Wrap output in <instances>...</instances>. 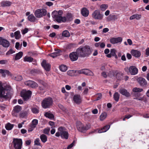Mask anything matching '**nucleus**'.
I'll return each mask as SVG.
<instances>
[{
	"label": "nucleus",
	"instance_id": "nucleus-25",
	"mask_svg": "<svg viewBox=\"0 0 149 149\" xmlns=\"http://www.w3.org/2000/svg\"><path fill=\"white\" fill-rule=\"evenodd\" d=\"M1 45L4 47L7 48L9 46L10 43L8 40L4 39Z\"/></svg>",
	"mask_w": 149,
	"mask_h": 149
},
{
	"label": "nucleus",
	"instance_id": "nucleus-16",
	"mask_svg": "<svg viewBox=\"0 0 149 149\" xmlns=\"http://www.w3.org/2000/svg\"><path fill=\"white\" fill-rule=\"evenodd\" d=\"M73 100L74 102L77 104H80L82 101V98L79 95H75L73 97Z\"/></svg>",
	"mask_w": 149,
	"mask_h": 149
},
{
	"label": "nucleus",
	"instance_id": "nucleus-58",
	"mask_svg": "<svg viewBox=\"0 0 149 149\" xmlns=\"http://www.w3.org/2000/svg\"><path fill=\"white\" fill-rule=\"evenodd\" d=\"M8 62L7 60H1L0 61V64H6Z\"/></svg>",
	"mask_w": 149,
	"mask_h": 149
},
{
	"label": "nucleus",
	"instance_id": "nucleus-47",
	"mask_svg": "<svg viewBox=\"0 0 149 149\" xmlns=\"http://www.w3.org/2000/svg\"><path fill=\"white\" fill-rule=\"evenodd\" d=\"M123 75L122 73L120 72L118 73L116 75V78L118 79H120L122 78Z\"/></svg>",
	"mask_w": 149,
	"mask_h": 149
},
{
	"label": "nucleus",
	"instance_id": "nucleus-8",
	"mask_svg": "<svg viewBox=\"0 0 149 149\" xmlns=\"http://www.w3.org/2000/svg\"><path fill=\"white\" fill-rule=\"evenodd\" d=\"M32 92L30 91L23 90L21 93V96L25 101L27 100L31 97Z\"/></svg>",
	"mask_w": 149,
	"mask_h": 149
},
{
	"label": "nucleus",
	"instance_id": "nucleus-43",
	"mask_svg": "<svg viewBox=\"0 0 149 149\" xmlns=\"http://www.w3.org/2000/svg\"><path fill=\"white\" fill-rule=\"evenodd\" d=\"M62 35L63 36L65 37H69L70 36V33L67 30L64 31L62 33Z\"/></svg>",
	"mask_w": 149,
	"mask_h": 149
},
{
	"label": "nucleus",
	"instance_id": "nucleus-34",
	"mask_svg": "<svg viewBox=\"0 0 149 149\" xmlns=\"http://www.w3.org/2000/svg\"><path fill=\"white\" fill-rule=\"evenodd\" d=\"M113 98L114 100L116 102H118L120 97V94L117 92H115L113 95Z\"/></svg>",
	"mask_w": 149,
	"mask_h": 149
},
{
	"label": "nucleus",
	"instance_id": "nucleus-26",
	"mask_svg": "<svg viewBox=\"0 0 149 149\" xmlns=\"http://www.w3.org/2000/svg\"><path fill=\"white\" fill-rule=\"evenodd\" d=\"M110 127V125H106L101 130H99L98 132L99 133H101L102 132H105L109 129Z\"/></svg>",
	"mask_w": 149,
	"mask_h": 149
},
{
	"label": "nucleus",
	"instance_id": "nucleus-42",
	"mask_svg": "<svg viewBox=\"0 0 149 149\" xmlns=\"http://www.w3.org/2000/svg\"><path fill=\"white\" fill-rule=\"evenodd\" d=\"M33 59L31 57H25L24 58V61H28L29 62H32Z\"/></svg>",
	"mask_w": 149,
	"mask_h": 149
},
{
	"label": "nucleus",
	"instance_id": "nucleus-38",
	"mask_svg": "<svg viewBox=\"0 0 149 149\" xmlns=\"http://www.w3.org/2000/svg\"><path fill=\"white\" fill-rule=\"evenodd\" d=\"M31 111L33 113L35 114L38 113L39 112V108L38 107L32 108Z\"/></svg>",
	"mask_w": 149,
	"mask_h": 149
},
{
	"label": "nucleus",
	"instance_id": "nucleus-2",
	"mask_svg": "<svg viewBox=\"0 0 149 149\" xmlns=\"http://www.w3.org/2000/svg\"><path fill=\"white\" fill-rule=\"evenodd\" d=\"M79 57L84 58L89 56L91 53V50L89 46L86 45L81 46L76 50Z\"/></svg>",
	"mask_w": 149,
	"mask_h": 149
},
{
	"label": "nucleus",
	"instance_id": "nucleus-13",
	"mask_svg": "<svg viewBox=\"0 0 149 149\" xmlns=\"http://www.w3.org/2000/svg\"><path fill=\"white\" fill-rule=\"evenodd\" d=\"M79 56V55L78 54L76 51L71 53L69 54L70 58L72 61L77 60Z\"/></svg>",
	"mask_w": 149,
	"mask_h": 149
},
{
	"label": "nucleus",
	"instance_id": "nucleus-61",
	"mask_svg": "<svg viewBox=\"0 0 149 149\" xmlns=\"http://www.w3.org/2000/svg\"><path fill=\"white\" fill-rule=\"evenodd\" d=\"M134 99L137 100H138L139 101H143L144 100V97H137L134 98Z\"/></svg>",
	"mask_w": 149,
	"mask_h": 149
},
{
	"label": "nucleus",
	"instance_id": "nucleus-23",
	"mask_svg": "<svg viewBox=\"0 0 149 149\" xmlns=\"http://www.w3.org/2000/svg\"><path fill=\"white\" fill-rule=\"evenodd\" d=\"M61 52V50H58L55 52L49 54L48 55L53 58H54L60 56V53Z\"/></svg>",
	"mask_w": 149,
	"mask_h": 149
},
{
	"label": "nucleus",
	"instance_id": "nucleus-11",
	"mask_svg": "<svg viewBox=\"0 0 149 149\" xmlns=\"http://www.w3.org/2000/svg\"><path fill=\"white\" fill-rule=\"evenodd\" d=\"M24 84L26 86L33 88H36L38 87V84L34 81L28 80L24 82Z\"/></svg>",
	"mask_w": 149,
	"mask_h": 149
},
{
	"label": "nucleus",
	"instance_id": "nucleus-9",
	"mask_svg": "<svg viewBox=\"0 0 149 149\" xmlns=\"http://www.w3.org/2000/svg\"><path fill=\"white\" fill-rule=\"evenodd\" d=\"M13 143L14 147L15 149H21L22 144V139H14Z\"/></svg>",
	"mask_w": 149,
	"mask_h": 149
},
{
	"label": "nucleus",
	"instance_id": "nucleus-15",
	"mask_svg": "<svg viewBox=\"0 0 149 149\" xmlns=\"http://www.w3.org/2000/svg\"><path fill=\"white\" fill-rule=\"evenodd\" d=\"M123 40L122 38L121 37L118 38H113L110 39V42L113 44H116L119 42H121Z\"/></svg>",
	"mask_w": 149,
	"mask_h": 149
},
{
	"label": "nucleus",
	"instance_id": "nucleus-55",
	"mask_svg": "<svg viewBox=\"0 0 149 149\" xmlns=\"http://www.w3.org/2000/svg\"><path fill=\"white\" fill-rule=\"evenodd\" d=\"M101 75L104 78H107V74L106 72L104 71L102 72L101 73Z\"/></svg>",
	"mask_w": 149,
	"mask_h": 149
},
{
	"label": "nucleus",
	"instance_id": "nucleus-3",
	"mask_svg": "<svg viewBox=\"0 0 149 149\" xmlns=\"http://www.w3.org/2000/svg\"><path fill=\"white\" fill-rule=\"evenodd\" d=\"M12 95L11 90L10 89H6L3 87L2 84L0 83V98L6 100H9Z\"/></svg>",
	"mask_w": 149,
	"mask_h": 149
},
{
	"label": "nucleus",
	"instance_id": "nucleus-24",
	"mask_svg": "<svg viewBox=\"0 0 149 149\" xmlns=\"http://www.w3.org/2000/svg\"><path fill=\"white\" fill-rule=\"evenodd\" d=\"M82 15L85 17H87L89 14V10L86 8H83L81 11Z\"/></svg>",
	"mask_w": 149,
	"mask_h": 149
},
{
	"label": "nucleus",
	"instance_id": "nucleus-59",
	"mask_svg": "<svg viewBox=\"0 0 149 149\" xmlns=\"http://www.w3.org/2000/svg\"><path fill=\"white\" fill-rule=\"evenodd\" d=\"M45 4L48 6H50L53 5V3L51 2H47Z\"/></svg>",
	"mask_w": 149,
	"mask_h": 149
},
{
	"label": "nucleus",
	"instance_id": "nucleus-19",
	"mask_svg": "<svg viewBox=\"0 0 149 149\" xmlns=\"http://www.w3.org/2000/svg\"><path fill=\"white\" fill-rule=\"evenodd\" d=\"M119 92L121 94L127 97H128L130 95V93L126 89L123 88H121L120 89Z\"/></svg>",
	"mask_w": 149,
	"mask_h": 149
},
{
	"label": "nucleus",
	"instance_id": "nucleus-27",
	"mask_svg": "<svg viewBox=\"0 0 149 149\" xmlns=\"http://www.w3.org/2000/svg\"><path fill=\"white\" fill-rule=\"evenodd\" d=\"M28 19L29 21L31 22H34L37 20L36 18L32 14L29 15Z\"/></svg>",
	"mask_w": 149,
	"mask_h": 149
},
{
	"label": "nucleus",
	"instance_id": "nucleus-52",
	"mask_svg": "<svg viewBox=\"0 0 149 149\" xmlns=\"http://www.w3.org/2000/svg\"><path fill=\"white\" fill-rule=\"evenodd\" d=\"M15 51H14L12 49H10L6 53V55H9L15 53Z\"/></svg>",
	"mask_w": 149,
	"mask_h": 149
},
{
	"label": "nucleus",
	"instance_id": "nucleus-57",
	"mask_svg": "<svg viewBox=\"0 0 149 149\" xmlns=\"http://www.w3.org/2000/svg\"><path fill=\"white\" fill-rule=\"evenodd\" d=\"M28 31V28H25L24 30L22 31V33L24 35L27 33Z\"/></svg>",
	"mask_w": 149,
	"mask_h": 149
},
{
	"label": "nucleus",
	"instance_id": "nucleus-30",
	"mask_svg": "<svg viewBox=\"0 0 149 149\" xmlns=\"http://www.w3.org/2000/svg\"><path fill=\"white\" fill-rule=\"evenodd\" d=\"M14 125L12 124L9 123L6 124L5 125V128L8 130H11L13 127Z\"/></svg>",
	"mask_w": 149,
	"mask_h": 149
},
{
	"label": "nucleus",
	"instance_id": "nucleus-62",
	"mask_svg": "<svg viewBox=\"0 0 149 149\" xmlns=\"http://www.w3.org/2000/svg\"><path fill=\"white\" fill-rule=\"evenodd\" d=\"M98 96L97 97L96 100H98L100 99L102 97V94L101 93L98 94Z\"/></svg>",
	"mask_w": 149,
	"mask_h": 149
},
{
	"label": "nucleus",
	"instance_id": "nucleus-48",
	"mask_svg": "<svg viewBox=\"0 0 149 149\" xmlns=\"http://www.w3.org/2000/svg\"><path fill=\"white\" fill-rule=\"evenodd\" d=\"M76 45L74 44L70 43L67 46V48L68 49H70L74 48Z\"/></svg>",
	"mask_w": 149,
	"mask_h": 149
},
{
	"label": "nucleus",
	"instance_id": "nucleus-7",
	"mask_svg": "<svg viewBox=\"0 0 149 149\" xmlns=\"http://www.w3.org/2000/svg\"><path fill=\"white\" fill-rule=\"evenodd\" d=\"M66 130L65 127H59L58 129V131L60 132L61 138L67 139L68 137L69 134Z\"/></svg>",
	"mask_w": 149,
	"mask_h": 149
},
{
	"label": "nucleus",
	"instance_id": "nucleus-6",
	"mask_svg": "<svg viewBox=\"0 0 149 149\" xmlns=\"http://www.w3.org/2000/svg\"><path fill=\"white\" fill-rule=\"evenodd\" d=\"M76 127L78 130L81 132H83L85 130L89 129L90 128V126L87 125L84 126L81 122L78 121L76 123Z\"/></svg>",
	"mask_w": 149,
	"mask_h": 149
},
{
	"label": "nucleus",
	"instance_id": "nucleus-31",
	"mask_svg": "<svg viewBox=\"0 0 149 149\" xmlns=\"http://www.w3.org/2000/svg\"><path fill=\"white\" fill-rule=\"evenodd\" d=\"M41 141L43 143H45L47 140V137L44 134H42L40 136Z\"/></svg>",
	"mask_w": 149,
	"mask_h": 149
},
{
	"label": "nucleus",
	"instance_id": "nucleus-5",
	"mask_svg": "<svg viewBox=\"0 0 149 149\" xmlns=\"http://www.w3.org/2000/svg\"><path fill=\"white\" fill-rule=\"evenodd\" d=\"M47 14V10L44 8L39 9L36 10L34 13L35 17L38 18H40L45 16Z\"/></svg>",
	"mask_w": 149,
	"mask_h": 149
},
{
	"label": "nucleus",
	"instance_id": "nucleus-1",
	"mask_svg": "<svg viewBox=\"0 0 149 149\" xmlns=\"http://www.w3.org/2000/svg\"><path fill=\"white\" fill-rule=\"evenodd\" d=\"M63 14V11L61 10H59L58 12L56 10L53 11L52 14V17L58 23L61 22H65L67 20L71 21L72 19V16L70 13L67 14L66 17H62L61 15Z\"/></svg>",
	"mask_w": 149,
	"mask_h": 149
},
{
	"label": "nucleus",
	"instance_id": "nucleus-28",
	"mask_svg": "<svg viewBox=\"0 0 149 149\" xmlns=\"http://www.w3.org/2000/svg\"><path fill=\"white\" fill-rule=\"evenodd\" d=\"M11 4V3L8 1H3L1 3V5L2 6H9Z\"/></svg>",
	"mask_w": 149,
	"mask_h": 149
},
{
	"label": "nucleus",
	"instance_id": "nucleus-51",
	"mask_svg": "<svg viewBox=\"0 0 149 149\" xmlns=\"http://www.w3.org/2000/svg\"><path fill=\"white\" fill-rule=\"evenodd\" d=\"M22 79V78L21 76L18 75L15 77L14 79L17 81H21Z\"/></svg>",
	"mask_w": 149,
	"mask_h": 149
},
{
	"label": "nucleus",
	"instance_id": "nucleus-64",
	"mask_svg": "<svg viewBox=\"0 0 149 149\" xmlns=\"http://www.w3.org/2000/svg\"><path fill=\"white\" fill-rule=\"evenodd\" d=\"M146 54L147 56H149V48H148L146 50Z\"/></svg>",
	"mask_w": 149,
	"mask_h": 149
},
{
	"label": "nucleus",
	"instance_id": "nucleus-60",
	"mask_svg": "<svg viewBox=\"0 0 149 149\" xmlns=\"http://www.w3.org/2000/svg\"><path fill=\"white\" fill-rule=\"evenodd\" d=\"M20 44L19 42H16L15 43V48L17 49H19V46Z\"/></svg>",
	"mask_w": 149,
	"mask_h": 149
},
{
	"label": "nucleus",
	"instance_id": "nucleus-10",
	"mask_svg": "<svg viewBox=\"0 0 149 149\" xmlns=\"http://www.w3.org/2000/svg\"><path fill=\"white\" fill-rule=\"evenodd\" d=\"M103 15L98 10H95L92 14V17L93 18L99 20L103 19Z\"/></svg>",
	"mask_w": 149,
	"mask_h": 149
},
{
	"label": "nucleus",
	"instance_id": "nucleus-56",
	"mask_svg": "<svg viewBox=\"0 0 149 149\" xmlns=\"http://www.w3.org/2000/svg\"><path fill=\"white\" fill-rule=\"evenodd\" d=\"M27 112H22L20 113V117L22 118H24L25 116L26 115Z\"/></svg>",
	"mask_w": 149,
	"mask_h": 149
},
{
	"label": "nucleus",
	"instance_id": "nucleus-45",
	"mask_svg": "<svg viewBox=\"0 0 149 149\" xmlns=\"http://www.w3.org/2000/svg\"><path fill=\"white\" fill-rule=\"evenodd\" d=\"M38 82L41 84H42L44 87H47V84L44 81L40 79L38 80Z\"/></svg>",
	"mask_w": 149,
	"mask_h": 149
},
{
	"label": "nucleus",
	"instance_id": "nucleus-29",
	"mask_svg": "<svg viewBox=\"0 0 149 149\" xmlns=\"http://www.w3.org/2000/svg\"><path fill=\"white\" fill-rule=\"evenodd\" d=\"M141 18V15L139 14L133 15L130 17V20L136 19H139Z\"/></svg>",
	"mask_w": 149,
	"mask_h": 149
},
{
	"label": "nucleus",
	"instance_id": "nucleus-33",
	"mask_svg": "<svg viewBox=\"0 0 149 149\" xmlns=\"http://www.w3.org/2000/svg\"><path fill=\"white\" fill-rule=\"evenodd\" d=\"M14 36L16 39H19L21 38V35L19 31H17L14 33Z\"/></svg>",
	"mask_w": 149,
	"mask_h": 149
},
{
	"label": "nucleus",
	"instance_id": "nucleus-53",
	"mask_svg": "<svg viewBox=\"0 0 149 149\" xmlns=\"http://www.w3.org/2000/svg\"><path fill=\"white\" fill-rule=\"evenodd\" d=\"M115 72V71L114 70L110 71L109 73V76L110 77L114 76Z\"/></svg>",
	"mask_w": 149,
	"mask_h": 149
},
{
	"label": "nucleus",
	"instance_id": "nucleus-63",
	"mask_svg": "<svg viewBox=\"0 0 149 149\" xmlns=\"http://www.w3.org/2000/svg\"><path fill=\"white\" fill-rule=\"evenodd\" d=\"M56 36V33L54 32L52 33L49 35V36L52 38Z\"/></svg>",
	"mask_w": 149,
	"mask_h": 149
},
{
	"label": "nucleus",
	"instance_id": "nucleus-44",
	"mask_svg": "<svg viewBox=\"0 0 149 149\" xmlns=\"http://www.w3.org/2000/svg\"><path fill=\"white\" fill-rule=\"evenodd\" d=\"M143 89L142 88H138L136 87H135L133 89V91L134 92H140L143 91Z\"/></svg>",
	"mask_w": 149,
	"mask_h": 149
},
{
	"label": "nucleus",
	"instance_id": "nucleus-21",
	"mask_svg": "<svg viewBox=\"0 0 149 149\" xmlns=\"http://www.w3.org/2000/svg\"><path fill=\"white\" fill-rule=\"evenodd\" d=\"M77 70H71L68 71L67 73L68 75L71 76H76L79 74Z\"/></svg>",
	"mask_w": 149,
	"mask_h": 149
},
{
	"label": "nucleus",
	"instance_id": "nucleus-12",
	"mask_svg": "<svg viewBox=\"0 0 149 149\" xmlns=\"http://www.w3.org/2000/svg\"><path fill=\"white\" fill-rule=\"evenodd\" d=\"M78 73L79 74H84L86 75L93 76V73L90 70L87 69H84L78 70Z\"/></svg>",
	"mask_w": 149,
	"mask_h": 149
},
{
	"label": "nucleus",
	"instance_id": "nucleus-20",
	"mask_svg": "<svg viewBox=\"0 0 149 149\" xmlns=\"http://www.w3.org/2000/svg\"><path fill=\"white\" fill-rule=\"evenodd\" d=\"M137 80L140 85L142 86H145L147 84L146 81L143 78L139 77L137 79Z\"/></svg>",
	"mask_w": 149,
	"mask_h": 149
},
{
	"label": "nucleus",
	"instance_id": "nucleus-4",
	"mask_svg": "<svg viewBox=\"0 0 149 149\" xmlns=\"http://www.w3.org/2000/svg\"><path fill=\"white\" fill-rule=\"evenodd\" d=\"M53 101L52 98L50 97L45 98L42 101L41 105L44 109L50 108L52 105Z\"/></svg>",
	"mask_w": 149,
	"mask_h": 149
},
{
	"label": "nucleus",
	"instance_id": "nucleus-35",
	"mask_svg": "<svg viewBox=\"0 0 149 149\" xmlns=\"http://www.w3.org/2000/svg\"><path fill=\"white\" fill-rule=\"evenodd\" d=\"M5 73L6 74L8 75L9 76L11 75L10 72L9 70H6L0 69V73Z\"/></svg>",
	"mask_w": 149,
	"mask_h": 149
},
{
	"label": "nucleus",
	"instance_id": "nucleus-17",
	"mask_svg": "<svg viewBox=\"0 0 149 149\" xmlns=\"http://www.w3.org/2000/svg\"><path fill=\"white\" fill-rule=\"evenodd\" d=\"M129 72L132 75H135L138 72V69L134 66H132L129 69Z\"/></svg>",
	"mask_w": 149,
	"mask_h": 149
},
{
	"label": "nucleus",
	"instance_id": "nucleus-54",
	"mask_svg": "<svg viewBox=\"0 0 149 149\" xmlns=\"http://www.w3.org/2000/svg\"><path fill=\"white\" fill-rule=\"evenodd\" d=\"M113 18L117 19V18H116V16L115 15H113L112 16L110 15L107 18V19L108 20L110 21Z\"/></svg>",
	"mask_w": 149,
	"mask_h": 149
},
{
	"label": "nucleus",
	"instance_id": "nucleus-40",
	"mask_svg": "<svg viewBox=\"0 0 149 149\" xmlns=\"http://www.w3.org/2000/svg\"><path fill=\"white\" fill-rule=\"evenodd\" d=\"M45 115L46 117L50 119H53L54 118V117L53 114L48 113V112L46 113L45 114Z\"/></svg>",
	"mask_w": 149,
	"mask_h": 149
},
{
	"label": "nucleus",
	"instance_id": "nucleus-39",
	"mask_svg": "<svg viewBox=\"0 0 149 149\" xmlns=\"http://www.w3.org/2000/svg\"><path fill=\"white\" fill-rule=\"evenodd\" d=\"M116 50L114 49H112L111 50L110 54L111 56H114L115 58H118L116 54Z\"/></svg>",
	"mask_w": 149,
	"mask_h": 149
},
{
	"label": "nucleus",
	"instance_id": "nucleus-18",
	"mask_svg": "<svg viewBox=\"0 0 149 149\" xmlns=\"http://www.w3.org/2000/svg\"><path fill=\"white\" fill-rule=\"evenodd\" d=\"M41 65L47 71H49L50 69V65L48 63H47L45 60H43L41 63Z\"/></svg>",
	"mask_w": 149,
	"mask_h": 149
},
{
	"label": "nucleus",
	"instance_id": "nucleus-36",
	"mask_svg": "<svg viewBox=\"0 0 149 149\" xmlns=\"http://www.w3.org/2000/svg\"><path fill=\"white\" fill-rule=\"evenodd\" d=\"M38 123V120L37 119H34L32 121V124L31 125V127L33 128H35Z\"/></svg>",
	"mask_w": 149,
	"mask_h": 149
},
{
	"label": "nucleus",
	"instance_id": "nucleus-49",
	"mask_svg": "<svg viewBox=\"0 0 149 149\" xmlns=\"http://www.w3.org/2000/svg\"><path fill=\"white\" fill-rule=\"evenodd\" d=\"M50 128H47L44 129L43 130V133L45 134H48L50 131Z\"/></svg>",
	"mask_w": 149,
	"mask_h": 149
},
{
	"label": "nucleus",
	"instance_id": "nucleus-14",
	"mask_svg": "<svg viewBox=\"0 0 149 149\" xmlns=\"http://www.w3.org/2000/svg\"><path fill=\"white\" fill-rule=\"evenodd\" d=\"M21 107L19 105H17L14 107L13 111L12 112V114L14 116H17V113L21 110Z\"/></svg>",
	"mask_w": 149,
	"mask_h": 149
},
{
	"label": "nucleus",
	"instance_id": "nucleus-22",
	"mask_svg": "<svg viewBox=\"0 0 149 149\" xmlns=\"http://www.w3.org/2000/svg\"><path fill=\"white\" fill-rule=\"evenodd\" d=\"M132 55L135 57H139L141 56L140 52L137 50L133 49L131 51Z\"/></svg>",
	"mask_w": 149,
	"mask_h": 149
},
{
	"label": "nucleus",
	"instance_id": "nucleus-46",
	"mask_svg": "<svg viewBox=\"0 0 149 149\" xmlns=\"http://www.w3.org/2000/svg\"><path fill=\"white\" fill-rule=\"evenodd\" d=\"M40 141V139L39 138L36 139L34 141V145L37 146H40L41 147H42V146H41Z\"/></svg>",
	"mask_w": 149,
	"mask_h": 149
},
{
	"label": "nucleus",
	"instance_id": "nucleus-32",
	"mask_svg": "<svg viewBox=\"0 0 149 149\" xmlns=\"http://www.w3.org/2000/svg\"><path fill=\"white\" fill-rule=\"evenodd\" d=\"M23 53L22 52H20L16 54L15 60H17L20 59L22 56Z\"/></svg>",
	"mask_w": 149,
	"mask_h": 149
},
{
	"label": "nucleus",
	"instance_id": "nucleus-37",
	"mask_svg": "<svg viewBox=\"0 0 149 149\" xmlns=\"http://www.w3.org/2000/svg\"><path fill=\"white\" fill-rule=\"evenodd\" d=\"M107 113L106 112H104L102 113L100 116V120L101 121L104 120L107 117Z\"/></svg>",
	"mask_w": 149,
	"mask_h": 149
},
{
	"label": "nucleus",
	"instance_id": "nucleus-41",
	"mask_svg": "<svg viewBox=\"0 0 149 149\" xmlns=\"http://www.w3.org/2000/svg\"><path fill=\"white\" fill-rule=\"evenodd\" d=\"M60 69L61 71L64 72L66 71L67 68L66 65H62L60 66Z\"/></svg>",
	"mask_w": 149,
	"mask_h": 149
},
{
	"label": "nucleus",
	"instance_id": "nucleus-50",
	"mask_svg": "<svg viewBox=\"0 0 149 149\" xmlns=\"http://www.w3.org/2000/svg\"><path fill=\"white\" fill-rule=\"evenodd\" d=\"M108 6L107 4H104L101 5L100 8L102 10H105L107 8Z\"/></svg>",
	"mask_w": 149,
	"mask_h": 149
}]
</instances>
